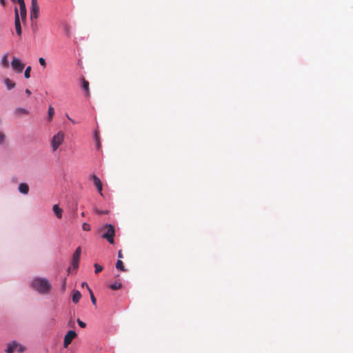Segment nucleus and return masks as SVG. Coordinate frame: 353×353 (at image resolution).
<instances>
[{"label":"nucleus","instance_id":"nucleus-23","mask_svg":"<svg viewBox=\"0 0 353 353\" xmlns=\"http://www.w3.org/2000/svg\"><path fill=\"white\" fill-rule=\"evenodd\" d=\"M94 268H95V273L96 274H98L99 272H101L102 270H103V266H101V265L98 264V263H95L94 265Z\"/></svg>","mask_w":353,"mask_h":353},{"label":"nucleus","instance_id":"nucleus-5","mask_svg":"<svg viewBox=\"0 0 353 353\" xmlns=\"http://www.w3.org/2000/svg\"><path fill=\"white\" fill-rule=\"evenodd\" d=\"M39 7L37 0H31V10H30V19L32 21L37 19L39 17Z\"/></svg>","mask_w":353,"mask_h":353},{"label":"nucleus","instance_id":"nucleus-26","mask_svg":"<svg viewBox=\"0 0 353 353\" xmlns=\"http://www.w3.org/2000/svg\"><path fill=\"white\" fill-rule=\"evenodd\" d=\"M6 140V135L2 132H0V145L3 144Z\"/></svg>","mask_w":353,"mask_h":353},{"label":"nucleus","instance_id":"nucleus-32","mask_svg":"<svg viewBox=\"0 0 353 353\" xmlns=\"http://www.w3.org/2000/svg\"><path fill=\"white\" fill-rule=\"evenodd\" d=\"M118 257H119V259L123 258V252H122V250H120L119 251V252H118Z\"/></svg>","mask_w":353,"mask_h":353},{"label":"nucleus","instance_id":"nucleus-10","mask_svg":"<svg viewBox=\"0 0 353 353\" xmlns=\"http://www.w3.org/2000/svg\"><path fill=\"white\" fill-rule=\"evenodd\" d=\"M82 88L85 90V97H89V96H90L89 82L88 81H86L84 78L82 79Z\"/></svg>","mask_w":353,"mask_h":353},{"label":"nucleus","instance_id":"nucleus-27","mask_svg":"<svg viewBox=\"0 0 353 353\" xmlns=\"http://www.w3.org/2000/svg\"><path fill=\"white\" fill-rule=\"evenodd\" d=\"M39 62L41 65H42L43 68L46 67V60L43 57H40L39 59Z\"/></svg>","mask_w":353,"mask_h":353},{"label":"nucleus","instance_id":"nucleus-30","mask_svg":"<svg viewBox=\"0 0 353 353\" xmlns=\"http://www.w3.org/2000/svg\"><path fill=\"white\" fill-rule=\"evenodd\" d=\"M20 15L22 21L25 20L26 18V10L20 11Z\"/></svg>","mask_w":353,"mask_h":353},{"label":"nucleus","instance_id":"nucleus-12","mask_svg":"<svg viewBox=\"0 0 353 353\" xmlns=\"http://www.w3.org/2000/svg\"><path fill=\"white\" fill-rule=\"evenodd\" d=\"M1 65L4 68L9 67L8 55V54H3L1 60Z\"/></svg>","mask_w":353,"mask_h":353},{"label":"nucleus","instance_id":"nucleus-31","mask_svg":"<svg viewBox=\"0 0 353 353\" xmlns=\"http://www.w3.org/2000/svg\"><path fill=\"white\" fill-rule=\"evenodd\" d=\"M19 7H20V11L21 10H26V4H25V1L24 2H21V3H19Z\"/></svg>","mask_w":353,"mask_h":353},{"label":"nucleus","instance_id":"nucleus-40","mask_svg":"<svg viewBox=\"0 0 353 353\" xmlns=\"http://www.w3.org/2000/svg\"><path fill=\"white\" fill-rule=\"evenodd\" d=\"M81 215H82L83 216H85L84 212H82V213H81Z\"/></svg>","mask_w":353,"mask_h":353},{"label":"nucleus","instance_id":"nucleus-8","mask_svg":"<svg viewBox=\"0 0 353 353\" xmlns=\"http://www.w3.org/2000/svg\"><path fill=\"white\" fill-rule=\"evenodd\" d=\"M90 179L93 181L96 188L97 189L99 193L103 196L102 190H103V184L100 179L96 176L95 174H92L90 176Z\"/></svg>","mask_w":353,"mask_h":353},{"label":"nucleus","instance_id":"nucleus-29","mask_svg":"<svg viewBox=\"0 0 353 353\" xmlns=\"http://www.w3.org/2000/svg\"><path fill=\"white\" fill-rule=\"evenodd\" d=\"M77 321L78 325H79L81 327L84 328V327H86V323H84L83 321H82L81 320H80L79 319H78Z\"/></svg>","mask_w":353,"mask_h":353},{"label":"nucleus","instance_id":"nucleus-1","mask_svg":"<svg viewBox=\"0 0 353 353\" xmlns=\"http://www.w3.org/2000/svg\"><path fill=\"white\" fill-rule=\"evenodd\" d=\"M32 287L41 294H47L51 288L48 281L43 278H36L32 282Z\"/></svg>","mask_w":353,"mask_h":353},{"label":"nucleus","instance_id":"nucleus-4","mask_svg":"<svg viewBox=\"0 0 353 353\" xmlns=\"http://www.w3.org/2000/svg\"><path fill=\"white\" fill-rule=\"evenodd\" d=\"M25 350L26 348L23 345L16 341H12V343L7 345L6 352L7 353H14V352L21 353L23 352Z\"/></svg>","mask_w":353,"mask_h":353},{"label":"nucleus","instance_id":"nucleus-24","mask_svg":"<svg viewBox=\"0 0 353 353\" xmlns=\"http://www.w3.org/2000/svg\"><path fill=\"white\" fill-rule=\"evenodd\" d=\"M82 229L84 231H90L91 230V227H90V224H88L87 223H83L82 225Z\"/></svg>","mask_w":353,"mask_h":353},{"label":"nucleus","instance_id":"nucleus-9","mask_svg":"<svg viewBox=\"0 0 353 353\" xmlns=\"http://www.w3.org/2000/svg\"><path fill=\"white\" fill-rule=\"evenodd\" d=\"M14 26H15V30H16L17 34L19 36H21V26L20 20H19V11L17 8H15V10H14Z\"/></svg>","mask_w":353,"mask_h":353},{"label":"nucleus","instance_id":"nucleus-28","mask_svg":"<svg viewBox=\"0 0 353 353\" xmlns=\"http://www.w3.org/2000/svg\"><path fill=\"white\" fill-rule=\"evenodd\" d=\"M81 249L80 247H78L75 252H74L73 255L76 256H81Z\"/></svg>","mask_w":353,"mask_h":353},{"label":"nucleus","instance_id":"nucleus-35","mask_svg":"<svg viewBox=\"0 0 353 353\" xmlns=\"http://www.w3.org/2000/svg\"><path fill=\"white\" fill-rule=\"evenodd\" d=\"M26 93L28 94V95H30L31 94V92L29 89H26Z\"/></svg>","mask_w":353,"mask_h":353},{"label":"nucleus","instance_id":"nucleus-33","mask_svg":"<svg viewBox=\"0 0 353 353\" xmlns=\"http://www.w3.org/2000/svg\"><path fill=\"white\" fill-rule=\"evenodd\" d=\"M66 116H67L68 119H69V120H70V121L73 124H75V123H76V121H75L74 120H73L72 118H70V117H69V115H68V114H66Z\"/></svg>","mask_w":353,"mask_h":353},{"label":"nucleus","instance_id":"nucleus-18","mask_svg":"<svg viewBox=\"0 0 353 353\" xmlns=\"http://www.w3.org/2000/svg\"><path fill=\"white\" fill-rule=\"evenodd\" d=\"M15 113L17 114V115H22V114H28L29 112L28 111L25 109V108H17L16 110H15Z\"/></svg>","mask_w":353,"mask_h":353},{"label":"nucleus","instance_id":"nucleus-7","mask_svg":"<svg viewBox=\"0 0 353 353\" xmlns=\"http://www.w3.org/2000/svg\"><path fill=\"white\" fill-rule=\"evenodd\" d=\"M77 336V334L73 330H70L64 336L63 347L67 348L72 343V340Z\"/></svg>","mask_w":353,"mask_h":353},{"label":"nucleus","instance_id":"nucleus-36","mask_svg":"<svg viewBox=\"0 0 353 353\" xmlns=\"http://www.w3.org/2000/svg\"><path fill=\"white\" fill-rule=\"evenodd\" d=\"M88 285L86 283L83 282L82 283V287H84V286H86Z\"/></svg>","mask_w":353,"mask_h":353},{"label":"nucleus","instance_id":"nucleus-37","mask_svg":"<svg viewBox=\"0 0 353 353\" xmlns=\"http://www.w3.org/2000/svg\"><path fill=\"white\" fill-rule=\"evenodd\" d=\"M18 1V3H21V2H24V0H17Z\"/></svg>","mask_w":353,"mask_h":353},{"label":"nucleus","instance_id":"nucleus-25","mask_svg":"<svg viewBox=\"0 0 353 353\" xmlns=\"http://www.w3.org/2000/svg\"><path fill=\"white\" fill-rule=\"evenodd\" d=\"M94 212L99 215L108 214L109 212L108 210H100L99 209H95Z\"/></svg>","mask_w":353,"mask_h":353},{"label":"nucleus","instance_id":"nucleus-16","mask_svg":"<svg viewBox=\"0 0 353 353\" xmlns=\"http://www.w3.org/2000/svg\"><path fill=\"white\" fill-rule=\"evenodd\" d=\"M79 259H80L79 256H76L74 255H72V265L74 269H77L78 268Z\"/></svg>","mask_w":353,"mask_h":353},{"label":"nucleus","instance_id":"nucleus-3","mask_svg":"<svg viewBox=\"0 0 353 353\" xmlns=\"http://www.w3.org/2000/svg\"><path fill=\"white\" fill-rule=\"evenodd\" d=\"M65 138V134L62 131H59L58 133L54 134L51 140V146L52 150L55 152L63 143Z\"/></svg>","mask_w":353,"mask_h":353},{"label":"nucleus","instance_id":"nucleus-17","mask_svg":"<svg viewBox=\"0 0 353 353\" xmlns=\"http://www.w3.org/2000/svg\"><path fill=\"white\" fill-rule=\"evenodd\" d=\"M116 268L118 270H120V271H122V272H125L126 270L123 265V263L121 260H118L116 263Z\"/></svg>","mask_w":353,"mask_h":353},{"label":"nucleus","instance_id":"nucleus-38","mask_svg":"<svg viewBox=\"0 0 353 353\" xmlns=\"http://www.w3.org/2000/svg\"><path fill=\"white\" fill-rule=\"evenodd\" d=\"M70 270H71V268L70 267V268H68V271L70 272Z\"/></svg>","mask_w":353,"mask_h":353},{"label":"nucleus","instance_id":"nucleus-20","mask_svg":"<svg viewBox=\"0 0 353 353\" xmlns=\"http://www.w3.org/2000/svg\"><path fill=\"white\" fill-rule=\"evenodd\" d=\"M110 288L112 290H117L121 288V283L119 282H115L110 285Z\"/></svg>","mask_w":353,"mask_h":353},{"label":"nucleus","instance_id":"nucleus-34","mask_svg":"<svg viewBox=\"0 0 353 353\" xmlns=\"http://www.w3.org/2000/svg\"><path fill=\"white\" fill-rule=\"evenodd\" d=\"M96 139H97V148H99L100 147V143H99L97 136H96Z\"/></svg>","mask_w":353,"mask_h":353},{"label":"nucleus","instance_id":"nucleus-22","mask_svg":"<svg viewBox=\"0 0 353 353\" xmlns=\"http://www.w3.org/2000/svg\"><path fill=\"white\" fill-rule=\"evenodd\" d=\"M31 67L28 66L24 72V77L26 79H29L30 77Z\"/></svg>","mask_w":353,"mask_h":353},{"label":"nucleus","instance_id":"nucleus-15","mask_svg":"<svg viewBox=\"0 0 353 353\" xmlns=\"http://www.w3.org/2000/svg\"><path fill=\"white\" fill-rule=\"evenodd\" d=\"M4 83L6 85L8 90H11L15 87V83L8 78L4 80Z\"/></svg>","mask_w":353,"mask_h":353},{"label":"nucleus","instance_id":"nucleus-14","mask_svg":"<svg viewBox=\"0 0 353 353\" xmlns=\"http://www.w3.org/2000/svg\"><path fill=\"white\" fill-rule=\"evenodd\" d=\"M81 298V294L79 291L77 290L74 292L72 296V301L77 303Z\"/></svg>","mask_w":353,"mask_h":353},{"label":"nucleus","instance_id":"nucleus-11","mask_svg":"<svg viewBox=\"0 0 353 353\" xmlns=\"http://www.w3.org/2000/svg\"><path fill=\"white\" fill-rule=\"evenodd\" d=\"M19 190L23 194H27L29 192V187L27 183H22L19 186Z\"/></svg>","mask_w":353,"mask_h":353},{"label":"nucleus","instance_id":"nucleus-19","mask_svg":"<svg viewBox=\"0 0 353 353\" xmlns=\"http://www.w3.org/2000/svg\"><path fill=\"white\" fill-rule=\"evenodd\" d=\"M48 121H51L53 118V116L54 114V110L53 107L50 106L48 108Z\"/></svg>","mask_w":353,"mask_h":353},{"label":"nucleus","instance_id":"nucleus-6","mask_svg":"<svg viewBox=\"0 0 353 353\" xmlns=\"http://www.w3.org/2000/svg\"><path fill=\"white\" fill-rule=\"evenodd\" d=\"M11 66L14 71L18 73H21L25 68V64L23 63L19 59L13 57L11 62Z\"/></svg>","mask_w":353,"mask_h":353},{"label":"nucleus","instance_id":"nucleus-13","mask_svg":"<svg viewBox=\"0 0 353 353\" xmlns=\"http://www.w3.org/2000/svg\"><path fill=\"white\" fill-rule=\"evenodd\" d=\"M52 210L56 214L58 219H61L62 217V210L59 207L58 205H54L52 208Z\"/></svg>","mask_w":353,"mask_h":353},{"label":"nucleus","instance_id":"nucleus-2","mask_svg":"<svg viewBox=\"0 0 353 353\" xmlns=\"http://www.w3.org/2000/svg\"><path fill=\"white\" fill-rule=\"evenodd\" d=\"M102 237L105 239L110 244L114 243L115 228L112 224H105L100 228Z\"/></svg>","mask_w":353,"mask_h":353},{"label":"nucleus","instance_id":"nucleus-39","mask_svg":"<svg viewBox=\"0 0 353 353\" xmlns=\"http://www.w3.org/2000/svg\"><path fill=\"white\" fill-rule=\"evenodd\" d=\"M1 3H4V0H1Z\"/></svg>","mask_w":353,"mask_h":353},{"label":"nucleus","instance_id":"nucleus-21","mask_svg":"<svg viewBox=\"0 0 353 353\" xmlns=\"http://www.w3.org/2000/svg\"><path fill=\"white\" fill-rule=\"evenodd\" d=\"M87 289L88 290L89 292H90V299H91V301H92V303L94 304V305H96L97 303V299L96 298L94 297V294H93V292L92 291V290L90 288V287L88 285H87Z\"/></svg>","mask_w":353,"mask_h":353}]
</instances>
